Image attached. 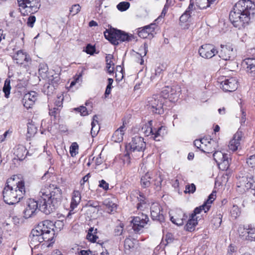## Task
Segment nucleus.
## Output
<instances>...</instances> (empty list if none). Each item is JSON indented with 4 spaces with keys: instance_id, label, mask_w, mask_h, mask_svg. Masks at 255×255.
Returning <instances> with one entry per match:
<instances>
[{
    "instance_id": "nucleus-1",
    "label": "nucleus",
    "mask_w": 255,
    "mask_h": 255,
    "mask_svg": "<svg viewBox=\"0 0 255 255\" xmlns=\"http://www.w3.org/2000/svg\"><path fill=\"white\" fill-rule=\"evenodd\" d=\"M39 199L37 202L29 199L23 211L24 217L29 218L40 210L46 215L54 212L60 205L62 198V190L55 185L43 187L39 193Z\"/></svg>"
},
{
    "instance_id": "nucleus-2",
    "label": "nucleus",
    "mask_w": 255,
    "mask_h": 255,
    "mask_svg": "<svg viewBox=\"0 0 255 255\" xmlns=\"http://www.w3.org/2000/svg\"><path fill=\"white\" fill-rule=\"evenodd\" d=\"M255 15V4L251 0H240L234 6L229 18L235 27L240 28L248 25Z\"/></svg>"
},
{
    "instance_id": "nucleus-3",
    "label": "nucleus",
    "mask_w": 255,
    "mask_h": 255,
    "mask_svg": "<svg viewBox=\"0 0 255 255\" xmlns=\"http://www.w3.org/2000/svg\"><path fill=\"white\" fill-rule=\"evenodd\" d=\"M7 181L2 191L4 202L9 205L17 203L23 197L25 193V183L20 180L15 185L11 186Z\"/></svg>"
},
{
    "instance_id": "nucleus-4",
    "label": "nucleus",
    "mask_w": 255,
    "mask_h": 255,
    "mask_svg": "<svg viewBox=\"0 0 255 255\" xmlns=\"http://www.w3.org/2000/svg\"><path fill=\"white\" fill-rule=\"evenodd\" d=\"M51 226L49 222H40L33 229L29 236L30 246L32 248L36 247L43 242H49L53 240V233L47 230V226Z\"/></svg>"
},
{
    "instance_id": "nucleus-5",
    "label": "nucleus",
    "mask_w": 255,
    "mask_h": 255,
    "mask_svg": "<svg viewBox=\"0 0 255 255\" xmlns=\"http://www.w3.org/2000/svg\"><path fill=\"white\" fill-rule=\"evenodd\" d=\"M106 39L112 44L117 45L120 43L125 41H131L134 36L131 34H128L121 30L111 27L106 29L104 32Z\"/></svg>"
},
{
    "instance_id": "nucleus-6",
    "label": "nucleus",
    "mask_w": 255,
    "mask_h": 255,
    "mask_svg": "<svg viewBox=\"0 0 255 255\" xmlns=\"http://www.w3.org/2000/svg\"><path fill=\"white\" fill-rule=\"evenodd\" d=\"M163 98L159 95H154L148 99V109L151 112L158 114H162L164 112Z\"/></svg>"
},
{
    "instance_id": "nucleus-7",
    "label": "nucleus",
    "mask_w": 255,
    "mask_h": 255,
    "mask_svg": "<svg viewBox=\"0 0 255 255\" xmlns=\"http://www.w3.org/2000/svg\"><path fill=\"white\" fill-rule=\"evenodd\" d=\"M129 146L131 154L137 151L139 152V155L143 156L142 152L145 148L146 144L142 137L138 135L133 137Z\"/></svg>"
},
{
    "instance_id": "nucleus-8",
    "label": "nucleus",
    "mask_w": 255,
    "mask_h": 255,
    "mask_svg": "<svg viewBox=\"0 0 255 255\" xmlns=\"http://www.w3.org/2000/svg\"><path fill=\"white\" fill-rule=\"evenodd\" d=\"M228 154L223 153L220 151H216L213 154V157L219 168L222 170H227L229 166L231 158Z\"/></svg>"
},
{
    "instance_id": "nucleus-9",
    "label": "nucleus",
    "mask_w": 255,
    "mask_h": 255,
    "mask_svg": "<svg viewBox=\"0 0 255 255\" xmlns=\"http://www.w3.org/2000/svg\"><path fill=\"white\" fill-rule=\"evenodd\" d=\"M148 221V216L142 213L139 216L134 217L131 221L133 230L137 233H141Z\"/></svg>"
},
{
    "instance_id": "nucleus-10",
    "label": "nucleus",
    "mask_w": 255,
    "mask_h": 255,
    "mask_svg": "<svg viewBox=\"0 0 255 255\" xmlns=\"http://www.w3.org/2000/svg\"><path fill=\"white\" fill-rule=\"evenodd\" d=\"M179 95V91H177L176 87L166 86L163 88L160 96L163 98L164 101L165 99H168L170 101L174 102L178 100Z\"/></svg>"
},
{
    "instance_id": "nucleus-11",
    "label": "nucleus",
    "mask_w": 255,
    "mask_h": 255,
    "mask_svg": "<svg viewBox=\"0 0 255 255\" xmlns=\"http://www.w3.org/2000/svg\"><path fill=\"white\" fill-rule=\"evenodd\" d=\"M198 53L201 57L205 59H210L218 53L215 46L206 44L202 45L198 50Z\"/></svg>"
},
{
    "instance_id": "nucleus-12",
    "label": "nucleus",
    "mask_w": 255,
    "mask_h": 255,
    "mask_svg": "<svg viewBox=\"0 0 255 255\" xmlns=\"http://www.w3.org/2000/svg\"><path fill=\"white\" fill-rule=\"evenodd\" d=\"M220 82L221 87L225 92H234L238 88V81L235 77L225 78L224 80L221 81Z\"/></svg>"
},
{
    "instance_id": "nucleus-13",
    "label": "nucleus",
    "mask_w": 255,
    "mask_h": 255,
    "mask_svg": "<svg viewBox=\"0 0 255 255\" xmlns=\"http://www.w3.org/2000/svg\"><path fill=\"white\" fill-rule=\"evenodd\" d=\"M216 193V191H213L212 193L209 196L208 199L202 206L196 207L194 209V213L192 214V215L196 217V215L197 214H200L202 211H204V213H206L207 211H208L211 207V204L215 199Z\"/></svg>"
},
{
    "instance_id": "nucleus-14",
    "label": "nucleus",
    "mask_w": 255,
    "mask_h": 255,
    "mask_svg": "<svg viewBox=\"0 0 255 255\" xmlns=\"http://www.w3.org/2000/svg\"><path fill=\"white\" fill-rule=\"evenodd\" d=\"M38 95L37 93L32 91L25 94L22 99L24 107L27 109L32 108L37 100Z\"/></svg>"
},
{
    "instance_id": "nucleus-15",
    "label": "nucleus",
    "mask_w": 255,
    "mask_h": 255,
    "mask_svg": "<svg viewBox=\"0 0 255 255\" xmlns=\"http://www.w3.org/2000/svg\"><path fill=\"white\" fill-rule=\"evenodd\" d=\"M236 51L231 46L221 45V49L219 52V56L224 60H230L234 59Z\"/></svg>"
},
{
    "instance_id": "nucleus-16",
    "label": "nucleus",
    "mask_w": 255,
    "mask_h": 255,
    "mask_svg": "<svg viewBox=\"0 0 255 255\" xmlns=\"http://www.w3.org/2000/svg\"><path fill=\"white\" fill-rule=\"evenodd\" d=\"M162 210L160 205L157 203H153L150 207L151 217L153 220H157L162 222L164 217L162 213Z\"/></svg>"
},
{
    "instance_id": "nucleus-17",
    "label": "nucleus",
    "mask_w": 255,
    "mask_h": 255,
    "mask_svg": "<svg viewBox=\"0 0 255 255\" xmlns=\"http://www.w3.org/2000/svg\"><path fill=\"white\" fill-rule=\"evenodd\" d=\"M49 222L51 224V226H47V230L49 231V232L53 233L52 239H54L55 233H58L59 231H60L63 228L64 226V223L62 220H57L53 223L52 221L49 220H45L42 222Z\"/></svg>"
},
{
    "instance_id": "nucleus-18",
    "label": "nucleus",
    "mask_w": 255,
    "mask_h": 255,
    "mask_svg": "<svg viewBox=\"0 0 255 255\" xmlns=\"http://www.w3.org/2000/svg\"><path fill=\"white\" fill-rule=\"evenodd\" d=\"M243 133L241 131L238 130L234 136L233 138L230 141L229 148L230 150L235 151L240 145V141L243 136Z\"/></svg>"
},
{
    "instance_id": "nucleus-19",
    "label": "nucleus",
    "mask_w": 255,
    "mask_h": 255,
    "mask_svg": "<svg viewBox=\"0 0 255 255\" xmlns=\"http://www.w3.org/2000/svg\"><path fill=\"white\" fill-rule=\"evenodd\" d=\"M154 24H151L144 26L142 28H139L138 31V36L142 38H146L152 36L154 32Z\"/></svg>"
},
{
    "instance_id": "nucleus-20",
    "label": "nucleus",
    "mask_w": 255,
    "mask_h": 255,
    "mask_svg": "<svg viewBox=\"0 0 255 255\" xmlns=\"http://www.w3.org/2000/svg\"><path fill=\"white\" fill-rule=\"evenodd\" d=\"M246 65V70L250 76H255V58H248L244 60Z\"/></svg>"
},
{
    "instance_id": "nucleus-21",
    "label": "nucleus",
    "mask_w": 255,
    "mask_h": 255,
    "mask_svg": "<svg viewBox=\"0 0 255 255\" xmlns=\"http://www.w3.org/2000/svg\"><path fill=\"white\" fill-rule=\"evenodd\" d=\"M27 153V150L24 146L18 144L13 148V154L19 160H23Z\"/></svg>"
},
{
    "instance_id": "nucleus-22",
    "label": "nucleus",
    "mask_w": 255,
    "mask_h": 255,
    "mask_svg": "<svg viewBox=\"0 0 255 255\" xmlns=\"http://www.w3.org/2000/svg\"><path fill=\"white\" fill-rule=\"evenodd\" d=\"M13 59L18 64H22L24 61H29L30 60L29 56L22 50H19L12 57Z\"/></svg>"
},
{
    "instance_id": "nucleus-23",
    "label": "nucleus",
    "mask_w": 255,
    "mask_h": 255,
    "mask_svg": "<svg viewBox=\"0 0 255 255\" xmlns=\"http://www.w3.org/2000/svg\"><path fill=\"white\" fill-rule=\"evenodd\" d=\"M126 129V126L123 124L115 131L112 136V140L116 142H120L123 141Z\"/></svg>"
},
{
    "instance_id": "nucleus-24",
    "label": "nucleus",
    "mask_w": 255,
    "mask_h": 255,
    "mask_svg": "<svg viewBox=\"0 0 255 255\" xmlns=\"http://www.w3.org/2000/svg\"><path fill=\"white\" fill-rule=\"evenodd\" d=\"M69 254L76 255H89L91 254V251L90 250H85L82 246L78 245H74L69 250Z\"/></svg>"
},
{
    "instance_id": "nucleus-25",
    "label": "nucleus",
    "mask_w": 255,
    "mask_h": 255,
    "mask_svg": "<svg viewBox=\"0 0 255 255\" xmlns=\"http://www.w3.org/2000/svg\"><path fill=\"white\" fill-rule=\"evenodd\" d=\"M114 200H115L114 199L108 198L104 201V205L106 207L107 212L109 214H113L117 209V205Z\"/></svg>"
},
{
    "instance_id": "nucleus-26",
    "label": "nucleus",
    "mask_w": 255,
    "mask_h": 255,
    "mask_svg": "<svg viewBox=\"0 0 255 255\" xmlns=\"http://www.w3.org/2000/svg\"><path fill=\"white\" fill-rule=\"evenodd\" d=\"M133 195H138L137 198L139 203L137 204V208L138 210H142L144 208H146V197L143 193L139 191H135L132 194Z\"/></svg>"
},
{
    "instance_id": "nucleus-27",
    "label": "nucleus",
    "mask_w": 255,
    "mask_h": 255,
    "mask_svg": "<svg viewBox=\"0 0 255 255\" xmlns=\"http://www.w3.org/2000/svg\"><path fill=\"white\" fill-rule=\"evenodd\" d=\"M28 6L23 12L34 13L36 12L39 9L40 4L39 3V0H31L30 3H28Z\"/></svg>"
},
{
    "instance_id": "nucleus-28",
    "label": "nucleus",
    "mask_w": 255,
    "mask_h": 255,
    "mask_svg": "<svg viewBox=\"0 0 255 255\" xmlns=\"http://www.w3.org/2000/svg\"><path fill=\"white\" fill-rule=\"evenodd\" d=\"M237 186L242 188L244 190L251 189V183L250 181V177L243 176L240 177Z\"/></svg>"
},
{
    "instance_id": "nucleus-29",
    "label": "nucleus",
    "mask_w": 255,
    "mask_h": 255,
    "mask_svg": "<svg viewBox=\"0 0 255 255\" xmlns=\"http://www.w3.org/2000/svg\"><path fill=\"white\" fill-rule=\"evenodd\" d=\"M81 193L79 191L75 190L72 194V198L71 202L70 207L72 209H75L81 201Z\"/></svg>"
},
{
    "instance_id": "nucleus-30",
    "label": "nucleus",
    "mask_w": 255,
    "mask_h": 255,
    "mask_svg": "<svg viewBox=\"0 0 255 255\" xmlns=\"http://www.w3.org/2000/svg\"><path fill=\"white\" fill-rule=\"evenodd\" d=\"M152 176L151 179H152V180L151 183H153L157 190H159L161 188V182L163 180L162 176L160 172H157L156 174L152 175Z\"/></svg>"
},
{
    "instance_id": "nucleus-31",
    "label": "nucleus",
    "mask_w": 255,
    "mask_h": 255,
    "mask_svg": "<svg viewBox=\"0 0 255 255\" xmlns=\"http://www.w3.org/2000/svg\"><path fill=\"white\" fill-rule=\"evenodd\" d=\"M91 135L93 137H94L97 135L100 129V127L98 121V116L97 115L94 116L93 118V121L91 123Z\"/></svg>"
},
{
    "instance_id": "nucleus-32",
    "label": "nucleus",
    "mask_w": 255,
    "mask_h": 255,
    "mask_svg": "<svg viewBox=\"0 0 255 255\" xmlns=\"http://www.w3.org/2000/svg\"><path fill=\"white\" fill-rule=\"evenodd\" d=\"M141 131L144 133L145 136H154V129L152 128V121H150L147 124H145L141 128Z\"/></svg>"
},
{
    "instance_id": "nucleus-33",
    "label": "nucleus",
    "mask_w": 255,
    "mask_h": 255,
    "mask_svg": "<svg viewBox=\"0 0 255 255\" xmlns=\"http://www.w3.org/2000/svg\"><path fill=\"white\" fill-rule=\"evenodd\" d=\"M151 174L147 172L141 177L140 183L141 186L143 188L149 187L151 183Z\"/></svg>"
},
{
    "instance_id": "nucleus-34",
    "label": "nucleus",
    "mask_w": 255,
    "mask_h": 255,
    "mask_svg": "<svg viewBox=\"0 0 255 255\" xmlns=\"http://www.w3.org/2000/svg\"><path fill=\"white\" fill-rule=\"evenodd\" d=\"M216 0H196V5L200 9H204L209 7Z\"/></svg>"
},
{
    "instance_id": "nucleus-35",
    "label": "nucleus",
    "mask_w": 255,
    "mask_h": 255,
    "mask_svg": "<svg viewBox=\"0 0 255 255\" xmlns=\"http://www.w3.org/2000/svg\"><path fill=\"white\" fill-rule=\"evenodd\" d=\"M113 56L111 55H108L106 57V68L107 71L110 74H113L114 71V64L112 61Z\"/></svg>"
},
{
    "instance_id": "nucleus-36",
    "label": "nucleus",
    "mask_w": 255,
    "mask_h": 255,
    "mask_svg": "<svg viewBox=\"0 0 255 255\" xmlns=\"http://www.w3.org/2000/svg\"><path fill=\"white\" fill-rule=\"evenodd\" d=\"M197 224V220L195 219V217L191 215V218L188 220L186 225V230L191 232L194 230V228Z\"/></svg>"
},
{
    "instance_id": "nucleus-37",
    "label": "nucleus",
    "mask_w": 255,
    "mask_h": 255,
    "mask_svg": "<svg viewBox=\"0 0 255 255\" xmlns=\"http://www.w3.org/2000/svg\"><path fill=\"white\" fill-rule=\"evenodd\" d=\"M238 232L240 236L243 240H249V235L251 234V231L249 229L240 226L238 229Z\"/></svg>"
},
{
    "instance_id": "nucleus-38",
    "label": "nucleus",
    "mask_w": 255,
    "mask_h": 255,
    "mask_svg": "<svg viewBox=\"0 0 255 255\" xmlns=\"http://www.w3.org/2000/svg\"><path fill=\"white\" fill-rule=\"evenodd\" d=\"M163 73V69L162 68L158 66L156 67L154 72L152 73L151 75L150 76L151 81H153L154 80H157L158 79H160L162 76Z\"/></svg>"
},
{
    "instance_id": "nucleus-39",
    "label": "nucleus",
    "mask_w": 255,
    "mask_h": 255,
    "mask_svg": "<svg viewBox=\"0 0 255 255\" xmlns=\"http://www.w3.org/2000/svg\"><path fill=\"white\" fill-rule=\"evenodd\" d=\"M165 130L166 128L163 126H161L157 130L154 129V136H153V138L156 141L160 140L159 137L165 133Z\"/></svg>"
},
{
    "instance_id": "nucleus-40",
    "label": "nucleus",
    "mask_w": 255,
    "mask_h": 255,
    "mask_svg": "<svg viewBox=\"0 0 255 255\" xmlns=\"http://www.w3.org/2000/svg\"><path fill=\"white\" fill-rule=\"evenodd\" d=\"M97 229L95 230L93 228L89 229L87 235V239L91 242H95L98 237L95 235Z\"/></svg>"
},
{
    "instance_id": "nucleus-41",
    "label": "nucleus",
    "mask_w": 255,
    "mask_h": 255,
    "mask_svg": "<svg viewBox=\"0 0 255 255\" xmlns=\"http://www.w3.org/2000/svg\"><path fill=\"white\" fill-rule=\"evenodd\" d=\"M10 80L6 79L4 82V86L3 87V92L4 93V96L6 98L9 97L11 87L10 85Z\"/></svg>"
},
{
    "instance_id": "nucleus-42",
    "label": "nucleus",
    "mask_w": 255,
    "mask_h": 255,
    "mask_svg": "<svg viewBox=\"0 0 255 255\" xmlns=\"http://www.w3.org/2000/svg\"><path fill=\"white\" fill-rule=\"evenodd\" d=\"M78 153V145L76 142L72 143L70 147V153L72 157L75 156Z\"/></svg>"
},
{
    "instance_id": "nucleus-43",
    "label": "nucleus",
    "mask_w": 255,
    "mask_h": 255,
    "mask_svg": "<svg viewBox=\"0 0 255 255\" xmlns=\"http://www.w3.org/2000/svg\"><path fill=\"white\" fill-rule=\"evenodd\" d=\"M130 4L128 2L123 1L120 2L117 6V8L121 11H124L128 9Z\"/></svg>"
},
{
    "instance_id": "nucleus-44",
    "label": "nucleus",
    "mask_w": 255,
    "mask_h": 255,
    "mask_svg": "<svg viewBox=\"0 0 255 255\" xmlns=\"http://www.w3.org/2000/svg\"><path fill=\"white\" fill-rule=\"evenodd\" d=\"M133 241L129 238L126 239L124 243V247L126 250H129L134 247Z\"/></svg>"
},
{
    "instance_id": "nucleus-45",
    "label": "nucleus",
    "mask_w": 255,
    "mask_h": 255,
    "mask_svg": "<svg viewBox=\"0 0 255 255\" xmlns=\"http://www.w3.org/2000/svg\"><path fill=\"white\" fill-rule=\"evenodd\" d=\"M241 211L240 208L237 205H233L231 210V214L233 217L236 218L240 215Z\"/></svg>"
},
{
    "instance_id": "nucleus-46",
    "label": "nucleus",
    "mask_w": 255,
    "mask_h": 255,
    "mask_svg": "<svg viewBox=\"0 0 255 255\" xmlns=\"http://www.w3.org/2000/svg\"><path fill=\"white\" fill-rule=\"evenodd\" d=\"M143 49L144 50V52L143 53V55H142V54H138L137 53V55L140 57V58L139 59V60L137 61L139 63L140 65H143L144 63V60L143 59V57L145 56L147 52V45L146 43H144L143 46Z\"/></svg>"
},
{
    "instance_id": "nucleus-47",
    "label": "nucleus",
    "mask_w": 255,
    "mask_h": 255,
    "mask_svg": "<svg viewBox=\"0 0 255 255\" xmlns=\"http://www.w3.org/2000/svg\"><path fill=\"white\" fill-rule=\"evenodd\" d=\"M74 110L79 113H80V115L82 116H86L89 114L87 108L83 106H80L79 108H75Z\"/></svg>"
},
{
    "instance_id": "nucleus-48",
    "label": "nucleus",
    "mask_w": 255,
    "mask_h": 255,
    "mask_svg": "<svg viewBox=\"0 0 255 255\" xmlns=\"http://www.w3.org/2000/svg\"><path fill=\"white\" fill-rule=\"evenodd\" d=\"M31 0H17L19 6L21 10H25L28 6V3H30Z\"/></svg>"
},
{
    "instance_id": "nucleus-49",
    "label": "nucleus",
    "mask_w": 255,
    "mask_h": 255,
    "mask_svg": "<svg viewBox=\"0 0 255 255\" xmlns=\"http://www.w3.org/2000/svg\"><path fill=\"white\" fill-rule=\"evenodd\" d=\"M81 9V6L79 4H76L72 5L71 9H70V12L73 15L77 14Z\"/></svg>"
},
{
    "instance_id": "nucleus-50",
    "label": "nucleus",
    "mask_w": 255,
    "mask_h": 255,
    "mask_svg": "<svg viewBox=\"0 0 255 255\" xmlns=\"http://www.w3.org/2000/svg\"><path fill=\"white\" fill-rule=\"evenodd\" d=\"M222 215L221 214V213H219L218 214L216 215V217L214 218L212 221L215 225H216V226H220L222 223Z\"/></svg>"
},
{
    "instance_id": "nucleus-51",
    "label": "nucleus",
    "mask_w": 255,
    "mask_h": 255,
    "mask_svg": "<svg viewBox=\"0 0 255 255\" xmlns=\"http://www.w3.org/2000/svg\"><path fill=\"white\" fill-rule=\"evenodd\" d=\"M246 162L249 167H255V155L250 156V157L247 159Z\"/></svg>"
},
{
    "instance_id": "nucleus-52",
    "label": "nucleus",
    "mask_w": 255,
    "mask_h": 255,
    "mask_svg": "<svg viewBox=\"0 0 255 255\" xmlns=\"http://www.w3.org/2000/svg\"><path fill=\"white\" fill-rule=\"evenodd\" d=\"M196 190V186L193 184L192 183L191 184H188L185 187V192L186 193H193Z\"/></svg>"
},
{
    "instance_id": "nucleus-53",
    "label": "nucleus",
    "mask_w": 255,
    "mask_h": 255,
    "mask_svg": "<svg viewBox=\"0 0 255 255\" xmlns=\"http://www.w3.org/2000/svg\"><path fill=\"white\" fill-rule=\"evenodd\" d=\"M124 225L122 223H119V225L117 226L115 229V233L116 235L119 236L121 235L123 231Z\"/></svg>"
},
{
    "instance_id": "nucleus-54",
    "label": "nucleus",
    "mask_w": 255,
    "mask_h": 255,
    "mask_svg": "<svg viewBox=\"0 0 255 255\" xmlns=\"http://www.w3.org/2000/svg\"><path fill=\"white\" fill-rule=\"evenodd\" d=\"M63 99L64 97L63 95H60L57 97V100L55 102V105L56 108L60 109L62 107Z\"/></svg>"
},
{
    "instance_id": "nucleus-55",
    "label": "nucleus",
    "mask_w": 255,
    "mask_h": 255,
    "mask_svg": "<svg viewBox=\"0 0 255 255\" xmlns=\"http://www.w3.org/2000/svg\"><path fill=\"white\" fill-rule=\"evenodd\" d=\"M190 16V13L188 10H186L185 12L180 16V21L182 22H185L187 21Z\"/></svg>"
},
{
    "instance_id": "nucleus-56",
    "label": "nucleus",
    "mask_w": 255,
    "mask_h": 255,
    "mask_svg": "<svg viewBox=\"0 0 255 255\" xmlns=\"http://www.w3.org/2000/svg\"><path fill=\"white\" fill-rule=\"evenodd\" d=\"M205 140L204 139H196L194 141V145L198 149H201L203 152H205L203 150L202 147V144L204 143V141Z\"/></svg>"
},
{
    "instance_id": "nucleus-57",
    "label": "nucleus",
    "mask_w": 255,
    "mask_h": 255,
    "mask_svg": "<svg viewBox=\"0 0 255 255\" xmlns=\"http://www.w3.org/2000/svg\"><path fill=\"white\" fill-rule=\"evenodd\" d=\"M170 220L173 223L178 226H181L184 223L183 220L182 219H175L174 217H171Z\"/></svg>"
},
{
    "instance_id": "nucleus-58",
    "label": "nucleus",
    "mask_w": 255,
    "mask_h": 255,
    "mask_svg": "<svg viewBox=\"0 0 255 255\" xmlns=\"http://www.w3.org/2000/svg\"><path fill=\"white\" fill-rule=\"evenodd\" d=\"M60 111V109L54 107L53 109L50 110L49 113L51 116H53L55 118L59 114Z\"/></svg>"
},
{
    "instance_id": "nucleus-59",
    "label": "nucleus",
    "mask_w": 255,
    "mask_h": 255,
    "mask_svg": "<svg viewBox=\"0 0 255 255\" xmlns=\"http://www.w3.org/2000/svg\"><path fill=\"white\" fill-rule=\"evenodd\" d=\"M36 20V18L34 16L32 15L30 16L27 21V24L28 26L30 27H32L33 26L34 23H35Z\"/></svg>"
},
{
    "instance_id": "nucleus-60",
    "label": "nucleus",
    "mask_w": 255,
    "mask_h": 255,
    "mask_svg": "<svg viewBox=\"0 0 255 255\" xmlns=\"http://www.w3.org/2000/svg\"><path fill=\"white\" fill-rule=\"evenodd\" d=\"M95 51V48L94 46L90 44H88L86 48V52L89 54H93Z\"/></svg>"
},
{
    "instance_id": "nucleus-61",
    "label": "nucleus",
    "mask_w": 255,
    "mask_h": 255,
    "mask_svg": "<svg viewBox=\"0 0 255 255\" xmlns=\"http://www.w3.org/2000/svg\"><path fill=\"white\" fill-rule=\"evenodd\" d=\"M99 186L103 188L105 190L109 189V184L107 183L104 180H102L100 181Z\"/></svg>"
},
{
    "instance_id": "nucleus-62",
    "label": "nucleus",
    "mask_w": 255,
    "mask_h": 255,
    "mask_svg": "<svg viewBox=\"0 0 255 255\" xmlns=\"http://www.w3.org/2000/svg\"><path fill=\"white\" fill-rule=\"evenodd\" d=\"M241 115H240V118H241L240 123H241V124L242 125L244 124L245 123L246 114L245 112L243 110H241Z\"/></svg>"
},
{
    "instance_id": "nucleus-63",
    "label": "nucleus",
    "mask_w": 255,
    "mask_h": 255,
    "mask_svg": "<svg viewBox=\"0 0 255 255\" xmlns=\"http://www.w3.org/2000/svg\"><path fill=\"white\" fill-rule=\"evenodd\" d=\"M237 247L235 246H233L232 244L230 245L228 248V253L230 254H232L235 253L237 251Z\"/></svg>"
},
{
    "instance_id": "nucleus-64",
    "label": "nucleus",
    "mask_w": 255,
    "mask_h": 255,
    "mask_svg": "<svg viewBox=\"0 0 255 255\" xmlns=\"http://www.w3.org/2000/svg\"><path fill=\"white\" fill-rule=\"evenodd\" d=\"M250 181L251 183V189L255 190V176L250 177Z\"/></svg>"
}]
</instances>
